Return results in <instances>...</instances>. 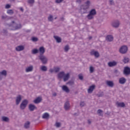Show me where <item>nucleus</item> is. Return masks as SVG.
Here are the masks:
<instances>
[{
  "instance_id": "37",
  "label": "nucleus",
  "mask_w": 130,
  "mask_h": 130,
  "mask_svg": "<svg viewBox=\"0 0 130 130\" xmlns=\"http://www.w3.org/2000/svg\"><path fill=\"white\" fill-rule=\"evenodd\" d=\"M89 71L90 73H93V72H94V68L93 67H90Z\"/></svg>"
},
{
  "instance_id": "50",
  "label": "nucleus",
  "mask_w": 130,
  "mask_h": 130,
  "mask_svg": "<svg viewBox=\"0 0 130 130\" xmlns=\"http://www.w3.org/2000/svg\"><path fill=\"white\" fill-rule=\"evenodd\" d=\"M20 11H21V12H23L24 11V9H23L22 8H20Z\"/></svg>"
},
{
  "instance_id": "40",
  "label": "nucleus",
  "mask_w": 130,
  "mask_h": 130,
  "mask_svg": "<svg viewBox=\"0 0 130 130\" xmlns=\"http://www.w3.org/2000/svg\"><path fill=\"white\" fill-rule=\"evenodd\" d=\"M62 2H63V0H56L55 3L56 4H60Z\"/></svg>"
},
{
  "instance_id": "16",
  "label": "nucleus",
  "mask_w": 130,
  "mask_h": 130,
  "mask_svg": "<svg viewBox=\"0 0 130 130\" xmlns=\"http://www.w3.org/2000/svg\"><path fill=\"white\" fill-rule=\"evenodd\" d=\"M32 71H33V66H32L28 67L25 69V71L26 72V73H29L30 72H32Z\"/></svg>"
},
{
  "instance_id": "3",
  "label": "nucleus",
  "mask_w": 130,
  "mask_h": 130,
  "mask_svg": "<svg viewBox=\"0 0 130 130\" xmlns=\"http://www.w3.org/2000/svg\"><path fill=\"white\" fill-rule=\"evenodd\" d=\"M96 14V10L94 9H91L89 12V14L87 15L88 19H89V20H91V19H93L94 18V16H95Z\"/></svg>"
},
{
  "instance_id": "35",
  "label": "nucleus",
  "mask_w": 130,
  "mask_h": 130,
  "mask_svg": "<svg viewBox=\"0 0 130 130\" xmlns=\"http://www.w3.org/2000/svg\"><path fill=\"white\" fill-rule=\"evenodd\" d=\"M48 20L49 21H53V17L52 16V15H50L49 17H48Z\"/></svg>"
},
{
  "instance_id": "44",
  "label": "nucleus",
  "mask_w": 130,
  "mask_h": 130,
  "mask_svg": "<svg viewBox=\"0 0 130 130\" xmlns=\"http://www.w3.org/2000/svg\"><path fill=\"white\" fill-rule=\"evenodd\" d=\"M79 78L80 79V80H82L83 79V75H79Z\"/></svg>"
},
{
  "instance_id": "15",
  "label": "nucleus",
  "mask_w": 130,
  "mask_h": 130,
  "mask_svg": "<svg viewBox=\"0 0 130 130\" xmlns=\"http://www.w3.org/2000/svg\"><path fill=\"white\" fill-rule=\"evenodd\" d=\"M90 54H91V55H94L95 57H98L99 56V53L96 51H91Z\"/></svg>"
},
{
  "instance_id": "20",
  "label": "nucleus",
  "mask_w": 130,
  "mask_h": 130,
  "mask_svg": "<svg viewBox=\"0 0 130 130\" xmlns=\"http://www.w3.org/2000/svg\"><path fill=\"white\" fill-rule=\"evenodd\" d=\"M36 108V107L34 105L30 104L29 105V109L30 110V111H33Z\"/></svg>"
},
{
  "instance_id": "12",
  "label": "nucleus",
  "mask_w": 130,
  "mask_h": 130,
  "mask_svg": "<svg viewBox=\"0 0 130 130\" xmlns=\"http://www.w3.org/2000/svg\"><path fill=\"white\" fill-rule=\"evenodd\" d=\"M124 75H129L130 68L128 67H125L124 68Z\"/></svg>"
},
{
  "instance_id": "7",
  "label": "nucleus",
  "mask_w": 130,
  "mask_h": 130,
  "mask_svg": "<svg viewBox=\"0 0 130 130\" xmlns=\"http://www.w3.org/2000/svg\"><path fill=\"white\" fill-rule=\"evenodd\" d=\"M119 24L120 23L118 20H115L112 23V26L114 28H118V27H119Z\"/></svg>"
},
{
  "instance_id": "28",
  "label": "nucleus",
  "mask_w": 130,
  "mask_h": 130,
  "mask_svg": "<svg viewBox=\"0 0 130 130\" xmlns=\"http://www.w3.org/2000/svg\"><path fill=\"white\" fill-rule=\"evenodd\" d=\"M30 126V122L27 121L24 124V127L28 128Z\"/></svg>"
},
{
  "instance_id": "6",
  "label": "nucleus",
  "mask_w": 130,
  "mask_h": 130,
  "mask_svg": "<svg viewBox=\"0 0 130 130\" xmlns=\"http://www.w3.org/2000/svg\"><path fill=\"white\" fill-rule=\"evenodd\" d=\"M40 59L44 64L46 63V62H47V60H48L47 58L43 55L40 56Z\"/></svg>"
},
{
  "instance_id": "1",
  "label": "nucleus",
  "mask_w": 130,
  "mask_h": 130,
  "mask_svg": "<svg viewBox=\"0 0 130 130\" xmlns=\"http://www.w3.org/2000/svg\"><path fill=\"white\" fill-rule=\"evenodd\" d=\"M58 78L59 79L63 78L64 82H67L70 79V73L64 74V72H61L58 74Z\"/></svg>"
},
{
  "instance_id": "9",
  "label": "nucleus",
  "mask_w": 130,
  "mask_h": 130,
  "mask_svg": "<svg viewBox=\"0 0 130 130\" xmlns=\"http://www.w3.org/2000/svg\"><path fill=\"white\" fill-rule=\"evenodd\" d=\"M21 100H22V96L19 95L16 97V103L17 105H19V104H20V102H21Z\"/></svg>"
},
{
  "instance_id": "36",
  "label": "nucleus",
  "mask_w": 130,
  "mask_h": 130,
  "mask_svg": "<svg viewBox=\"0 0 130 130\" xmlns=\"http://www.w3.org/2000/svg\"><path fill=\"white\" fill-rule=\"evenodd\" d=\"M14 12L12 10H9L7 11V13H8L9 15H12Z\"/></svg>"
},
{
  "instance_id": "31",
  "label": "nucleus",
  "mask_w": 130,
  "mask_h": 130,
  "mask_svg": "<svg viewBox=\"0 0 130 130\" xmlns=\"http://www.w3.org/2000/svg\"><path fill=\"white\" fill-rule=\"evenodd\" d=\"M123 61L124 62V63H127V62L129 61V59H128L127 57H124Z\"/></svg>"
},
{
  "instance_id": "45",
  "label": "nucleus",
  "mask_w": 130,
  "mask_h": 130,
  "mask_svg": "<svg viewBox=\"0 0 130 130\" xmlns=\"http://www.w3.org/2000/svg\"><path fill=\"white\" fill-rule=\"evenodd\" d=\"M2 19H6V18H7V15L4 14V15L2 16Z\"/></svg>"
},
{
  "instance_id": "17",
  "label": "nucleus",
  "mask_w": 130,
  "mask_h": 130,
  "mask_svg": "<svg viewBox=\"0 0 130 130\" xmlns=\"http://www.w3.org/2000/svg\"><path fill=\"white\" fill-rule=\"evenodd\" d=\"M64 107L66 110H68V109H69L70 107H71V106H70V103L69 102H67L64 104Z\"/></svg>"
},
{
  "instance_id": "13",
  "label": "nucleus",
  "mask_w": 130,
  "mask_h": 130,
  "mask_svg": "<svg viewBox=\"0 0 130 130\" xmlns=\"http://www.w3.org/2000/svg\"><path fill=\"white\" fill-rule=\"evenodd\" d=\"M108 64L109 67H114L116 66V64H117V62L115 61H110L108 62Z\"/></svg>"
},
{
  "instance_id": "27",
  "label": "nucleus",
  "mask_w": 130,
  "mask_h": 130,
  "mask_svg": "<svg viewBox=\"0 0 130 130\" xmlns=\"http://www.w3.org/2000/svg\"><path fill=\"white\" fill-rule=\"evenodd\" d=\"M39 51L40 53H44V52H45V49H44V47H41L39 49Z\"/></svg>"
},
{
  "instance_id": "32",
  "label": "nucleus",
  "mask_w": 130,
  "mask_h": 130,
  "mask_svg": "<svg viewBox=\"0 0 130 130\" xmlns=\"http://www.w3.org/2000/svg\"><path fill=\"white\" fill-rule=\"evenodd\" d=\"M98 114H99V115L102 116L103 114V111H102L101 110H98Z\"/></svg>"
},
{
  "instance_id": "5",
  "label": "nucleus",
  "mask_w": 130,
  "mask_h": 130,
  "mask_svg": "<svg viewBox=\"0 0 130 130\" xmlns=\"http://www.w3.org/2000/svg\"><path fill=\"white\" fill-rule=\"evenodd\" d=\"M28 104V100H23L20 104V109L24 110L27 107V105Z\"/></svg>"
},
{
  "instance_id": "49",
  "label": "nucleus",
  "mask_w": 130,
  "mask_h": 130,
  "mask_svg": "<svg viewBox=\"0 0 130 130\" xmlns=\"http://www.w3.org/2000/svg\"><path fill=\"white\" fill-rule=\"evenodd\" d=\"M77 3L80 4V3H81V0H77Z\"/></svg>"
},
{
  "instance_id": "52",
  "label": "nucleus",
  "mask_w": 130,
  "mask_h": 130,
  "mask_svg": "<svg viewBox=\"0 0 130 130\" xmlns=\"http://www.w3.org/2000/svg\"><path fill=\"white\" fill-rule=\"evenodd\" d=\"M53 96H56V93H53Z\"/></svg>"
},
{
  "instance_id": "43",
  "label": "nucleus",
  "mask_w": 130,
  "mask_h": 130,
  "mask_svg": "<svg viewBox=\"0 0 130 130\" xmlns=\"http://www.w3.org/2000/svg\"><path fill=\"white\" fill-rule=\"evenodd\" d=\"M5 8L6 9H10L11 8V5L7 4L6 5Z\"/></svg>"
},
{
  "instance_id": "21",
  "label": "nucleus",
  "mask_w": 130,
  "mask_h": 130,
  "mask_svg": "<svg viewBox=\"0 0 130 130\" xmlns=\"http://www.w3.org/2000/svg\"><path fill=\"white\" fill-rule=\"evenodd\" d=\"M126 81V80L124 78L122 77L119 79V83H120V84H124V83H125Z\"/></svg>"
},
{
  "instance_id": "11",
  "label": "nucleus",
  "mask_w": 130,
  "mask_h": 130,
  "mask_svg": "<svg viewBox=\"0 0 130 130\" xmlns=\"http://www.w3.org/2000/svg\"><path fill=\"white\" fill-rule=\"evenodd\" d=\"M42 101V97H38L34 101V102L36 104H38V103H40Z\"/></svg>"
},
{
  "instance_id": "24",
  "label": "nucleus",
  "mask_w": 130,
  "mask_h": 130,
  "mask_svg": "<svg viewBox=\"0 0 130 130\" xmlns=\"http://www.w3.org/2000/svg\"><path fill=\"white\" fill-rule=\"evenodd\" d=\"M106 40L109 42L112 41L113 40V37L111 35H109L107 37Z\"/></svg>"
},
{
  "instance_id": "10",
  "label": "nucleus",
  "mask_w": 130,
  "mask_h": 130,
  "mask_svg": "<svg viewBox=\"0 0 130 130\" xmlns=\"http://www.w3.org/2000/svg\"><path fill=\"white\" fill-rule=\"evenodd\" d=\"M59 70H60V69H59V68L58 67H55L53 69H51L50 70V73H57V72H59Z\"/></svg>"
},
{
  "instance_id": "18",
  "label": "nucleus",
  "mask_w": 130,
  "mask_h": 130,
  "mask_svg": "<svg viewBox=\"0 0 130 130\" xmlns=\"http://www.w3.org/2000/svg\"><path fill=\"white\" fill-rule=\"evenodd\" d=\"M17 51H22L24 49L23 46H18L16 48Z\"/></svg>"
},
{
  "instance_id": "19",
  "label": "nucleus",
  "mask_w": 130,
  "mask_h": 130,
  "mask_svg": "<svg viewBox=\"0 0 130 130\" xmlns=\"http://www.w3.org/2000/svg\"><path fill=\"white\" fill-rule=\"evenodd\" d=\"M116 105L118 106V107H124L125 106V105L123 103H120V102H117Z\"/></svg>"
},
{
  "instance_id": "33",
  "label": "nucleus",
  "mask_w": 130,
  "mask_h": 130,
  "mask_svg": "<svg viewBox=\"0 0 130 130\" xmlns=\"http://www.w3.org/2000/svg\"><path fill=\"white\" fill-rule=\"evenodd\" d=\"M22 27V25L21 24H18L16 27H15L13 29V30H16V29H20Z\"/></svg>"
},
{
  "instance_id": "34",
  "label": "nucleus",
  "mask_w": 130,
  "mask_h": 130,
  "mask_svg": "<svg viewBox=\"0 0 130 130\" xmlns=\"http://www.w3.org/2000/svg\"><path fill=\"white\" fill-rule=\"evenodd\" d=\"M38 53V50L37 49H34L32 50V53H33L34 54H35Z\"/></svg>"
},
{
  "instance_id": "42",
  "label": "nucleus",
  "mask_w": 130,
  "mask_h": 130,
  "mask_svg": "<svg viewBox=\"0 0 130 130\" xmlns=\"http://www.w3.org/2000/svg\"><path fill=\"white\" fill-rule=\"evenodd\" d=\"M28 4H30V5L32 4H34V0H28Z\"/></svg>"
},
{
  "instance_id": "39",
  "label": "nucleus",
  "mask_w": 130,
  "mask_h": 130,
  "mask_svg": "<svg viewBox=\"0 0 130 130\" xmlns=\"http://www.w3.org/2000/svg\"><path fill=\"white\" fill-rule=\"evenodd\" d=\"M69 49H70V48L69 47V46L67 45L65 46L64 47V51H68V50H69Z\"/></svg>"
},
{
  "instance_id": "8",
  "label": "nucleus",
  "mask_w": 130,
  "mask_h": 130,
  "mask_svg": "<svg viewBox=\"0 0 130 130\" xmlns=\"http://www.w3.org/2000/svg\"><path fill=\"white\" fill-rule=\"evenodd\" d=\"M7 76V71L5 70H3V71L0 72V80H2L3 78L6 77Z\"/></svg>"
},
{
  "instance_id": "29",
  "label": "nucleus",
  "mask_w": 130,
  "mask_h": 130,
  "mask_svg": "<svg viewBox=\"0 0 130 130\" xmlns=\"http://www.w3.org/2000/svg\"><path fill=\"white\" fill-rule=\"evenodd\" d=\"M2 120L3 121H6V122H8V121H9V118L7 117H2Z\"/></svg>"
},
{
  "instance_id": "46",
  "label": "nucleus",
  "mask_w": 130,
  "mask_h": 130,
  "mask_svg": "<svg viewBox=\"0 0 130 130\" xmlns=\"http://www.w3.org/2000/svg\"><path fill=\"white\" fill-rule=\"evenodd\" d=\"M110 5H113L114 4V2H113V0H110Z\"/></svg>"
},
{
  "instance_id": "41",
  "label": "nucleus",
  "mask_w": 130,
  "mask_h": 130,
  "mask_svg": "<svg viewBox=\"0 0 130 130\" xmlns=\"http://www.w3.org/2000/svg\"><path fill=\"white\" fill-rule=\"evenodd\" d=\"M55 125H56V127H59V126H60V123L56 122Z\"/></svg>"
},
{
  "instance_id": "22",
  "label": "nucleus",
  "mask_w": 130,
  "mask_h": 130,
  "mask_svg": "<svg viewBox=\"0 0 130 130\" xmlns=\"http://www.w3.org/2000/svg\"><path fill=\"white\" fill-rule=\"evenodd\" d=\"M94 88H95V85L90 86L88 89V92L89 93H92V92H93V90H94Z\"/></svg>"
},
{
  "instance_id": "4",
  "label": "nucleus",
  "mask_w": 130,
  "mask_h": 130,
  "mask_svg": "<svg viewBox=\"0 0 130 130\" xmlns=\"http://www.w3.org/2000/svg\"><path fill=\"white\" fill-rule=\"evenodd\" d=\"M128 48L127 46L125 45L122 46L119 49V52L122 53V54H124L127 52Z\"/></svg>"
},
{
  "instance_id": "48",
  "label": "nucleus",
  "mask_w": 130,
  "mask_h": 130,
  "mask_svg": "<svg viewBox=\"0 0 130 130\" xmlns=\"http://www.w3.org/2000/svg\"><path fill=\"white\" fill-rule=\"evenodd\" d=\"M84 105H85V103L84 102H81L80 106H84Z\"/></svg>"
},
{
  "instance_id": "2",
  "label": "nucleus",
  "mask_w": 130,
  "mask_h": 130,
  "mask_svg": "<svg viewBox=\"0 0 130 130\" xmlns=\"http://www.w3.org/2000/svg\"><path fill=\"white\" fill-rule=\"evenodd\" d=\"M91 1L88 0L85 3L84 5H82L81 6V11L83 12V13H87V9L90 8V6H91Z\"/></svg>"
},
{
  "instance_id": "30",
  "label": "nucleus",
  "mask_w": 130,
  "mask_h": 130,
  "mask_svg": "<svg viewBox=\"0 0 130 130\" xmlns=\"http://www.w3.org/2000/svg\"><path fill=\"white\" fill-rule=\"evenodd\" d=\"M41 70L43 72H46L47 71V68L45 66H42L41 67Z\"/></svg>"
},
{
  "instance_id": "14",
  "label": "nucleus",
  "mask_w": 130,
  "mask_h": 130,
  "mask_svg": "<svg viewBox=\"0 0 130 130\" xmlns=\"http://www.w3.org/2000/svg\"><path fill=\"white\" fill-rule=\"evenodd\" d=\"M62 90L63 91H64V92H66V93H69L70 92V89H69V87L66 85H63L61 86Z\"/></svg>"
},
{
  "instance_id": "25",
  "label": "nucleus",
  "mask_w": 130,
  "mask_h": 130,
  "mask_svg": "<svg viewBox=\"0 0 130 130\" xmlns=\"http://www.w3.org/2000/svg\"><path fill=\"white\" fill-rule=\"evenodd\" d=\"M107 85H108L109 87H113V82L111 81H107Z\"/></svg>"
},
{
  "instance_id": "47",
  "label": "nucleus",
  "mask_w": 130,
  "mask_h": 130,
  "mask_svg": "<svg viewBox=\"0 0 130 130\" xmlns=\"http://www.w3.org/2000/svg\"><path fill=\"white\" fill-rule=\"evenodd\" d=\"M11 27H16V23H15V22H13V24L11 25Z\"/></svg>"
},
{
  "instance_id": "23",
  "label": "nucleus",
  "mask_w": 130,
  "mask_h": 130,
  "mask_svg": "<svg viewBox=\"0 0 130 130\" xmlns=\"http://www.w3.org/2000/svg\"><path fill=\"white\" fill-rule=\"evenodd\" d=\"M42 118L45 119H47V118H49V114L47 113H45L43 114L42 116Z\"/></svg>"
},
{
  "instance_id": "26",
  "label": "nucleus",
  "mask_w": 130,
  "mask_h": 130,
  "mask_svg": "<svg viewBox=\"0 0 130 130\" xmlns=\"http://www.w3.org/2000/svg\"><path fill=\"white\" fill-rule=\"evenodd\" d=\"M54 37L55 40L57 41V42H58V43H59V42H61V39H60L59 38V37L54 36Z\"/></svg>"
},
{
  "instance_id": "38",
  "label": "nucleus",
  "mask_w": 130,
  "mask_h": 130,
  "mask_svg": "<svg viewBox=\"0 0 130 130\" xmlns=\"http://www.w3.org/2000/svg\"><path fill=\"white\" fill-rule=\"evenodd\" d=\"M31 40H32L35 42H36V41H37V40H38V39L37 38H36V37H32L31 38Z\"/></svg>"
},
{
  "instance_id": "51",
  "label": "nucleus",
  "mask_w": 130,
  "mask_h": 130,
  "mask_svg": "<svg viewBox=\"0 0 130 130\" xmlns=\"http://www.w3.org/2000/svg\"><path fill=\"white\" fill-rule=\"evenodd\" d=\"M69 84H74V82H69Z\"/></svg>"
}]
</instances>
